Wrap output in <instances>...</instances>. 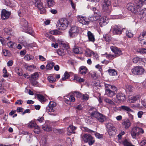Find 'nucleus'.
Returning <instances> with one entry per match:
<instances>
[{
  "mask_svg": "<svg viewBox=\"0 0 146 146\" xmlns=\"http://www.w3.org/2000/svg\"><path fill=\"white\" fill-rule=\"evenodd\" d=\"M144 4H146V0H137L135 4L131 3L129 5L128 9L136 14Z\"/></svg>",
  "mask_w": 146,
  "mask_h": 146,
  "instance_id": "obj_1",
  "label": "nucleus"
},
{
  "mask_svg": "<svg viewBox=\"0 0 146 146\" xmlns=\"http://www.w3.org/2000/svg\"><path fill=\"white\" fill-rule=\"evenodd\" d=\"M99 16L95 15L88 18L84 17L79 16L78 20L79 23L83 25H87L89 24L90 21H96L99 19Z\"/></svg>",
  "mask_w": 146,
  "mask_h": 146,
  "instance_id": "obj_2",
  "label": "nucleus"
},
{
  "mask_svg": "<svg viewBox=\"0 0 146 146\" xmlns=\"http://www.w3.org/2000/svg\"><path fill=\"white\" fill-rule=\"evenodd\" d=\"M89 112L92 117L97 118L100 122H103L104 121L105 119V116L98 112L96 108H90L89 111Z\"/></svg>",
  "mask_w": 146,
  "mask_h": 146,
  "instance_id": "obj_3",
  "label": "nucleus"
},
{
  "mask_svg": "<svg viewBox=\"0 0 146 146\" xmlns=\"http://www.w3.org/2000/svg\"><path fill=\"white\" fill-rule=\"evenodd\" d=\"M105 93L108 96L112 97L116 94L115 91H116V87L110 84H105Z\"/></svg>",
  "mask_w": 146,
  "mask_h": 146,
  "instance_id": "obj_4",
  "label": "nucleus"
},
{
  "mask_svg": "<svg viewBox=\"0 0 146 146\" xmlns=\"http://www.w3.org/2000/svg\"><path fill=\"white\" fill-rule=\"evenodd\" d=\"M69 22L65 18H62L60 19L57 24V26L59 30H65L68 27Z\"/></svg>",
  "mask_w": 146,
  "mask_h": 146,
  "instance_id": "obj_5",
  "label": "nucleus"
},
{
  "mask_svg": "<svg viewBox=\"0 0 146 146\" xmlns=\"http://www.w3.org/2000/svg\"><path fill=\"white\" fill-rule=\"evenodd\" d=\"M110 0H103L102 4V10L104 11L109 14L111 12Z\"/></svg>",
  "mask_w": 146,
  "mask_h": 146,
  "instance_id": "obj_6",
  "label": "nucleus"
},
{
  "mask_svg": "<svg viewBox=\"0 0 146 146\" xmlns=\"http://www.w3.org/2000/svg\"><path fill=\"white\" fill-rule=\"evenodd\" d=\"M82 138L84 141L86 143L88 142L90 145L93 144L95 141L94 137L90 135L84 134Z\"/></svg>",
  "mask_w": 146,
  "mask_h": 146,
  "instance_id": "obj_7",
  "label": "nucleus"
},
{
  "mask_svg": "<svg viewBox=\"0 0 146 146\" xmlns=\"http://www.w3.org/2000/svg\"><path fill=\"white\" fill-rule=\"evenodd\" d=\"M113 100L116 103H120L126 100V96L123 93H119L116 95V98H113Z\"/></svg>",
  "mask_w": 146,
  "mask_h": 146,
  "instance_id": "obj_8",
  "label": "nucleus"
},
{
  "mask_svg": "<svg viewBox=\"0 0 146 146\" xmlns=\"http://www.w3.org/2000/svg\"><path fill=\"white\" fill-rule=\"evenodd\" d=\"M124 28L120 25H115L111 27V30L114 34L120 35Z\"/></svg>",
  "mask_w": 146,
  "mask_h": 146,
  "instance_id": "obj_9",
  "label": "nucleus"
},
{
  "mask_svg": "<svg viewBox=\"0 0 146 146\" xmlns=\"http://www.w3.org/2000/svg\"><path fill=\"white\" fill-rule=\"evenodd\" d=\"M79 31L78 27L76 26H72L69 31V36L71 37H75L78 34Z\"/></svg>",
  "mask_w": 146,
  "mask_h": 146,
  "instance_id": "obj_10",
  "label": "nucleus"
},
{
  "mask_svg": "<svg viewBox=\"0 0 146 146\" xmlns=\"http://www.w3.org/2000/svg\"><path fill=\"white\" fill-rule=\"evenodd\" d=\"M131 71L134 74L141 75L143 74L145 71L144 69L141 66H136L133 68Z\"/></svg>",
  "mask_w": 146,
  "mask_h": 146,
  "instance_id": "obj_11",
  "label": "nucleus"
},
{
  "mask_svg": "<svg viewBox=\"0 0 146 146\" xmlns=\"http://www.w3.org/2000/svg\"><path fill=\"white\" fill-rule=\"evenodd\" d=\"M139 41L141 45L146 44V30H144L139 37Z\"/></svg>",
  "mask_w": 146,
  "mask_h": 146,
  "instance_id": "obj_12",
  "label": "nucleus"
},
{
  "mask_svg": "<svg viewBox=\"0 0 146 146\" xmlns=\"http://www.w3.org/2000/svg\"><path fill=\"white\" fill-rule=\"evenodd\" d=\"M144 130L142 128H132L131 133V135L133 138L135 139L137 135H139V133H143Z\"/></svg>",
  "mask_w": 146,
  "mask_h": 146,
  "instance_id": "obj_13",
  "label": "nucleus"
},
{
  "mask_svg": "<svg viewBox=\"0 0 146 146\" xmlns=\"http://www.w3.org/2000/svg\"><path fill=\"white\" fill-rule=\"evenodd\" d=\"M111 50L114 53L116 57L122 55V51L120 49L116 46H112L110 47Z\"/></svg>",
  "mask_w": 146,
  "mask_h": 146,
  "instance_id": "obj_14",
  "label": "nucleus"
},
{
  "mask_svg": "<svg viewBox=\"0 0 146 146\" xmlns=\"http://www.w3.org/2000/svg\"><path fill=\"white\" fill-rule=\"evenodd\" d=\"M56 105V103L55 102L50 101L48 106L46 107V111L47 112H53L55 110V107Z\"/></svg>",
  "mask_w": 146,
  "mask_h": 146,
  "instance_id": "obj_15",
  "label": "nucleus"
},
{
  "mask_svg": "<svg viewBox=\"0 0 146 146\" xmlns=\"http://www.w3.org/2000/svg\"><path fill=\"white\" fill-rule=\"evenodd\" d=\"M11 14V12L8 11L5 9H3L1 11V19L3 20L7 19L9 17Z\"/></svg>",
  "mask_w": 146,
  "mask_h": 146,
  "instance_id": "obj_16",
  "label": "nucleus"
},
{
  "mask_svg": "<svg viewBox=\"0 0 146 146\" xmlns=\"http://www.w3.org/2000/svg\"><path fill=\"white\" fill-rule=\"evenodd\" d=\"M64 100L66 103L68 104H70L71 102H74L75 101V98L73 95L65 96Z\"/></svg>",
  "mask_w": 146,
  "mask_h": 146,
  "instance_id": "obj_17",
  "label": "nucleus"
},
{
  "mask_svg": "<svg viewBox=\"0 0 146 146\" xmlns=\"http://www.w3.org/2000/svg\"><path fill=\"white\" fill-rule=\"evenodd\" d=\"M99 21V24L101 27H103L106 25L108 23V21L106 20L105 17H101Z\"/></svg>",
  "mask_w": 146,
  "mask_h": 146,
  "instance_id": "obj_18",
  "label": "nucleus"
},
{
  "mask_svg": "<svg viewBox=\"0 0 146 146\" xmlns=\"http://www.w3.org/2000/svg\"><path fill=\"white\" fill-rule=\"evenodd\" d=\"M146 14V9H143L141 7L136 15H139L141 18H143Z\"/></svg>",
  "mask_w": 146,
  "mask_h": 146,
  "instance_id": "obj_19",
  "label": "nucleus"
},
{
  "mask_svg": "<svg viewBox=\"0 0 146 146\" xmlns=\"http://www.w3.org/2000/svg\"><path fill=\"white\" fill-rule=\"evenodd\" d=\"M35 6L37 7L40 10L42 9L44 10L43 9V3L41 2V0H35Z\"/></svg>",
  "mask_w": 146,
  "mask_h": 146,
  "instance_id": "obj_20",
  "label": "nucleus"
},
{
  "mask_svg": "<svg viewBox=\"0 0 146 146\" xmlns=\"http://www.w3.org/2000/svg\"><path fill=\"white\" fill-rule=\"evenodd\" d=\"M141 98V96L140 95L134 96L130 97L129 98V101L132 103H135L136 101L137 100Z\"/></svg>",
  "mask_w": 146,
  "mask_h": 146,
  "instance_id": "obj_21",
  "label": "nucleus"
},
{
  "mask_svg": "<svg viewBox=\"0 0 146 146\" xmlns=\"http://www.w3.org/2000/svg\"><path fill=\"white\" fill-rule=\"evenodd\" d=\"M122 124L125 128H129L131 126V123L128 119H126L123 120Z\"/></svg>",
  "mask_w": 146,
  "mask_h": 146,
  "instance_id": "obj_22",
  "label": "nucleus"
},
{
  "mask_svg": "<svg viewBox=\"0 0 146 146\" xmlns=\"http://www.w3.org/2000/svg\"><path fill=\"white\" fill-rule=\"evenodd\" d=\"M88 69L84 66L80 67L79 68V72L80 74L82 75H84L86 74L88 72Z\"/></svg>",
  "mask_w": 146,
  "mask_h": 146,
  "instance_id": "obj_23",
  "label": "nucleus"
},
{
  "mask_svg": "<svg viewBox=\"0 0 146 146\" xmlns=\"http://www.w3.org/2000/svg\"><path fill=\"white\" fill-rule=\"evenodd\" d=\"M87 35L89 40L94 42L95 40L94 35L90 31L88 32Z\"/></svg>",
  "mask_w": 146,
  "mask_h": 146,
  "instance_id": "obj_24",
  "label": "nucleus"
},
{
  "mask_svg": "<svg viewBox=\"0 0 146 146\" xmlns=\"http://www.w3.org/2000/svg\"><path fill=\"white\" fill-rule=\"evenodd\" d=\"M73 51L74 53L77 54H81L83 52L82 48L77 47H75L73 48Z\"/></svg>",
  "mask_w": 146,
  "mask_h": 146,
  "instance_id": "obj_25",
  "label": "nucleus"
},
{
  "mask_svg": "<svg viewBox=\"0 0 146 146\" xmlns=\"http://www.w3.org/2000/svg\"><path fill=\"white\" fill-rule=\"evenodd\" d=\"M120 108L123 111H127L128 113L129 112H133V110L129 107L125 106H122L120 107Z\"/></svg>",
  "mask_w": 146,
  "mask_h": 146,
  "instance_id": "obj_26",
  "label": "nucleus"
},
{
  "mask_svg": "<svg viewBox=\"0 0 146 146\" xmlns=\"http://www.w3.org/2000/svg\"><path fill=\"white\" fill-rule=\"evenodd\" d=\"M46 1L47 5L49 8L53 7L55 5L54 0H46Z\"/></svg>",
  "mask_w": 146,
  "mask_h": 146,
  "instance_id": "obj_27",
  "label": "nucleus"
},
{
  "mask_svg": "<svg viewBox=\"0 0 146 146\" xmlns=\"http://www.w3.org/2000/svg\"><path fill=\"white\" fill-rule=\"evenodd\" d=\"M36 96L39 100L42 103L45 102L47 100L44 96L41 94H37Z\"/></svg>",
  "mask_w": 146,
  "mask_h": 146,
  "instance_id": "obj_28",
  "label": "nucleus"
},
{
  "mask_svg": "<svg viewBox=\"0 0 146 146\" xmlns=\"http://www.w3.org/2000/svg\"><path fill=\"white\" fill-rule=\"evenodd\" d=\"M24 67L26 69L29 71H32L33 69L36 68V66L33 65H28L25 64L24 65Z\"/></svg>",
  "mask_w": 146,
  "mask_h": 146,
  "instance_id": "obj_29",
  "label": "nucleus"
},
{
  "mask_svg": "<svg viewBox=\"0 0 146 146\" xmlns=\"http://www.w3.org/2000/svg\"><path fill=\"white\" fill-rule=\"evenodd\" d=\"M28 127L30 128H39V127L34 122H31L28 125Z\"/></svg>",
  "mask_w": 146,
  "mask_h": 146,
  "instance_id": "obj_30",
  "label": "nucleus"
},
{
  "mask_svg": "<svg viewBox=\"0 0 146 146\" xmlns=\"http://www.w3.org/2000/svg\"><path fill=\"white\" fill-rule=\"evenodd\" d=\"M107 131L108 132V133L109 135L111 136H112L115 133V129H113V128H108Z\"/></svg>",
  "mask_w": 146,
  "mask_h": 146,
  "instance_id": "obj_31",
  "label": "nucleus"
},
{
  "mask_svg": "<svg viewBox=\"0 0 146 146\" xmlns=\"http://www.w3.org/2000/svg\"><path fill=\"white\" fill-rule=\"evenodd\" d=\"M54 65V63L53 62H51L48 63L46 65V68L47 70H51Z\"/></svg>",
  "mask_w": 146,
  "mask_h": 146,
  "instance_id": "obj_32",
  "label": "nucleus"
},
{
  "mask_svg": "<svg viewBox=\"0 0 146 146\" xmlns=\"http://www.w3.org/2000/svg\"><path fill=\"white\" fill-rule=\"evenodd\" d=\"M47 79L49 82L51 83H54L56 81L55 78L52 76H48Z\"/></svg>",
  "mask_w": 146,
  "mask_h": 146,
  "instance_id": "obj_33",
  "label": "nucleus"
},
{
  "mask_svg": "<svg viewBox=\"0 0 146 146\" xmlns=\"http://www.w3.org/2000/svg\"><path fill=\"white\" fill-rule=\"evenodd\" d=\"M39 75V74L38 72H35L31 75V77L33 79L36 80L38 79Z\"/></svg>",
  "mask_w": 146,
  "mask_h": 146,
  "instance_id": "obj_34",
  "label": "nucleus"
},
{
  "mask_svg": "<svg viewBox=\"0 0 146 146\" xmlns=\"http://www.w3.org/2000/svg\"><path fill=\"white\" fill-rule=\"evenodd\" d=\"M103 37L105 40L107 42L110 41L111 39V36L108 34L104 35Z\"/></svg>",
  "mask_w": 146,
  "mask_h": 146,
  "instance_id": "obj_35",
  "label": "nucleus"
},
{
  "mask_svg": "<svg viewBox=\"0 0 146 146\" xmlns=\"http://www.w3.org/2000/svg\"><path fill=\"white\" fill-rule=\"evenodd\" d=\"M50 33L51 34L56 35H60L61 34V32L56 30L51 31H50Z\"/></svg>",
  "mask_w": 146,
  "mask_h": 146,
  "instance_id": "obj_36",
  "label": "nucleus"
},
{
  "mask_svg": "<svg viewBox=\"0 0 146 146\" xmlns=\"http://www.w3.org/2000/svg\"><path fill=\"white\" fill-rule=\"evenodd\" d=\"M106 58L109 60H112L114 58H116L114 54H108L107 53H106Z\"/></svg>",
  "mask_w": 146,
  "mask_h": 146,
  "instance_id": "obj_37",
  "label": "nucleus"
},
{
  "mask_svg": "<svg viewBox=\"0 0 146 146\" xmlns=\"http://www.w3.org/2000/svg\"><path fill=\"white\" fill-rule=\"evenodd\" d=\"M21 24L22 26L25 28V29L27 30L28 23L26 20H24L23 21L21 22Z\"/></svg>",
  "mask_w": 146,
  "mask_h": 146,
  "instance_id": "obj_38",
  "label": "nucleus"
},
{
  "mask_svg": "<svg viewBox=\"0 0 146 146\" xmlns=\"http://www.w3.org/2000/svg\"><path fill=\"white\" fill-rule=\"evenodd\" d=\"M5 32L8 35H11V29L10 28H5L4 29Z\"/></svg>",
  "mask_w": 146,
  "mask_h": 146,
  "instance_id": "obj_39",
  "label": "nucleus"
},
{
  "mask_svg": "<svg viewBox=\"0 0 146 146\" xmlns=\"http://www.w3.org/2000/svg\"><path fill=\"white\" fill-rule=\"evenodd\" d=\"M109 74L110 76H115L116 74V72L114 69H109L108 70Z\"/></svg>",
  "mask_w": 146,
  "mask_h": 146,
  "instance_id": "obj_40",
  "label": "nucleus"
},
{
  "mask_svg": "<svg viewBox=\"0 0 146 146\" xmlns=\"http://www.w3.org/2000/svg\"><path fill=\"white\" fill-rule=\"evenodd\" d=\"M92 9L94 11L95 15L99 16V17L100 16L99 11L96 7H93Z\"/></svg>",
  "mask_w": 146,
  "mask_h": 146,
  "instance_id": "obj_41",
  "label": "nucleus"
},
{
  "mask_svg": "<svg viewBox=\"0 0 146 146\" xmlns=\"http://www.w3.org/2000/svg\"><path fill=\"white\" fill-rule=\"evenodd\" d=\"M53 130L55 133L57 134H60L63 132V130L61 129L53 128Z\"/></svg>",
  "mask_w": 146,
  "mask_h": 146,
  "instance_id": "obj_42",
  "label": "nucleus"
},
{
  "mask_svg": "<svg viewBox=\"0 0 146 146\" xmlns=\"http://www.w3.org/2000/svg\"><path fill=\"white\" fill-rule=\"evenodd\" d=\"M104 101L106 103L111 105L115 104L114 102L110 99L106 98L104 99Z\"/></svg>",
  "mask_w": 146,
  "mask_h": 146,
  "instance_id": "obj_43",
  "label": "nucleus"
},
{
  "mask_svg": "<svg viewBox=\"0 0 146 146\" xmlns=\"http://www.w3.org/2000/svg\"><path fill=\"white\" fill-rule=\"evenodd\" d=\"M136 126L135 128H140L141 127H145V125L142 123H141L139 122L136 123L135 124Z\"/></svg>",
  "mask_w": 146,
  "mask_h": 146,
  "instance_id": "obj_44",
  "label": "nucleus"
},
{
  "mask_svg": "<svg viewBox=\"0 0 146 146\" xmlns=\"http://www.w3.org/2000/svg\"><path fill=\"white\" fill-rule=\"evenodd\" d=\"M93 51L89 50H86L85 52V54L87 56L90 57L92 55Z\"/></svg>",
  "mask_w": 146,
  "mask_h": 146,
  "instance_id": "obj_45",
  "label": "nucleus"
},
{
  "mask_svg": "<svg viewBox=\"0 0 146 146\" xmlns=\"http://www.w3.org/2000/svg\"><path fill=\"white\" fill-rule=\"evenodd\" d=\"M126 35L129 38H130L133 36V34L131 31H127L126 32Z\"/></svg>",
  "mask_w": 146,
  "mask_h": 146,
  "instance_id": "obj_46",
  "label": "nucleus"
},
{
  "mask_svg": "<svg viewBox=\"0 0 146 146\" xmlns=\"http://www.w3.org/2000/svg\"><path fill=\"white\" fill-rule=\"evenodd\" d=\"M123 144L125 146H133L126 139H125L123 142Z\"/></svg>",
  "mask_w": 146,
  "mask_h": 146,
  "instance_id": "obj_47",
  "label": "nucleus"
},
{
  "mask_svg": "<svg viewBox=\"0 0 146 146\" xmlns=\"http://www.w3.org/2000/svg\"><path fill=\"white\" fill-rule=\"evenodd\" d=\"M56 52L60 56H62L64 54V50L62 49H58L57 50Z\"/></svg>",
  "mask_w": 146,
  "mask_h": 146,
  "instance_id": "obj_48",
  "label": "nucleus"
},
{
  "mask_svg": "<svg viewBox=\"0 0 146 146\" xmlns=\"http://www.w3.org/2000/svg\"><path fill=\"white\" fill-rule=\"evenodd\" d=\"M66 142L68 146H72V142L70 138H67Z\"/></svg>",
  "mask_w": 146,
  "mask_h": 146,
  "instance_id": "obj_49",
  "label": "nucleus"
},
{
  "mask_svg": "<svg viewBox=\"0 0 146 146\" xmlns=\"http://www.w3.org/2000/svg\"><path fill=\"white\" fill-rule=\"evenodd\" d=\"M127 90L129 92H131L133 90L134 88L131 86L128 85L126 87Z\"/></svg>",
  "mask_w": 146,
  "mask_h": 146,
  "instance_id": "obj_50",
  "label": "nucleus"
},
{
  "mask_svg": "<svg viewBox=\"0 0 146 146\" xmlns=\"http://www.w3.org/2000/svg\"><path fill=\"white\" fill-rule=\"evenodd\" d=\"M15 43L11 42L10 41L7 43V45L10 48H13V47Z\"/></svg>",
  "mask_w": 146,
  "mask_h": 146,
  "instance_id": "obj_51",
  "label": "nucleus"
},
{
  "mask_svg": "<svg viewBox=\"0 0 146 146\" xmlns=\"http://www.w3.org/2000/svg\"><path fill=\"white\" fill-rule=\"evenodd\" d=\"M95 136L96 137L99 139H101L103 138V135L100 134L99 133L96 132L95 134Z\"/></svg>",
  "mask_w": 146,
  "mask_h": 146,
  "instance_id": "obj_52",
  "label": "nucleus"
},
{
  "mask_svg": "<svg viewBox=\"0 0 146 146\" xmlns=\"http://www.w3.org/2000/svg\"><path fill=\"white\" fill-rule=\"evenodd\" d=\"M89 98V96L88 95H83L82 98L84 101L88 100Z\"/></svg>",
  "mask_w": 146,
  "mask_h": 146,
  "instance_id": "obj_53",
  "label": "nucleus"
},
{
  "mask_svg": "<svg viewBox=\"0 0 146 146\" xmlns=\"http://www.w3.org/2000/svg\"><path fill=\"white\" fill-rule=\"evenodd\" d=\"M83 107V105L79 104L76 108L78 110H82Z\"/></svg>",
  "mask_w": 146,
  "mask_h": 146,
  "instance_id": "obj_54",
  "label": "nucleus"
},
{
  "mask_svg": "<svg viewBox=\"0 0 146 146\" xmlns=\"http://www.w3.org/2000/svg\"><path fill=\"white\" fill-rule=\"evenodd\" d=\"M76 128H68V131L70 133L69 135H70V133H74V131Z\"/></svg>",
  "mask_w": 146,
  "mask_h": 146,
  "instance_id": "obj_55",
  "label": "nucleus"
},
{
  "mask_svg": "<svg viewBox=\"0 0 146 146\" xmlns=\"http://www.w3.org/2000/svg\"><path fill=\"white\" fill-rule=\"evenodd\" d=\"M5 4L8 6L10 7L13 6L12 3L10 2L9 0H5Z\"/></svg>",
  "mask_w": 146,
  "mask_h": 146,
  "instance_id": "obj_56",
  "label": "nucleus"
},
{
  "mask_svg": "<svg viewBox=\"0 0 146 146\" xmlns=\"http://www.w3.org/2000/svg\"><path fill=\"white\" fill-rule=\"evenodd\" d=\"M24 59L27 61H29L31 60V58L30 55L26 54L25 56Z\"/></svg>",
  "mask_w": 146,
  "mask_h": 146,
  "instance_id": "obj_57",
  "label": "nucleus"
},
{
  "mask_svg": "<svg viewBox=\"0 0 146 146\" xmlns=\"http://www.w3.org/2000/svg\"><path fill=\"white\" fill-rule=\"evenodd\" d=\"M6 90L3 88L2 86H0V93L1 94H3L6 92Z\"/></svg>",
  "mask_w": 146,
  "mask_h": 146,
  "instance_id": "obj_58",
  "label": "nucleus"
},
{
  "mask_svg": "<svg viewBox=\"0 0 146 146\" xmlns=\"http://www.w3.org/2000/svg\"><path fill=\"white\" fill-rule=\"evenodd\" d=\"M143 114V112L142 111H139L138 112L137 115L138 117L139 118H141L142 117V115Z\"/></svg>",
  "mask_w": 146,
  "mask_h": 146,
  "instance_id": "obj_59",
  "label": "nucleus"
},
{
  "mask_svg": "<svg viewBox=\"0 0 146 146\" xmlns=\"http://www.w3.org/2000/svg\"><path fill=\"white\" fill-rule=\"evenodd\" d=\"M40 128H34V133L37 134H39L40 132Z\"/></svg>",
  "mask_w": 146,
  "mask_h": 146,
  "instance_id": "obj_60",
  "label": "nucleus"
},
{
  "mask_svg": "<svg viewBox=\"0 0 146 146\" xmlns=\"http://www.w3.org/2000/svg\"><path fill=\"white\" fill-rule=\"evenodd\" d=\"M23 102L22 100H18L17 101L15 102V105L16 104H19V105H21Z\"/></svg>",
  "mask_w": 146,
  "mask_h": 146,
  "instance_id": "obj_61",
  "label": "nucleus"
},
{
  "mask_svg": "<svg viewBox=\"0 0 146 146\" xmlns=\"http://www.w3.org/2000/svg\"><path fill=\"white\" fill-rule=\"evenodd\" d=\"M139 61V58L138 57H135L133 59V63H136Z\"/></svg>",
  "mask_w": 146,
  "mask_h": 146,
  "instance_id": "obj_62",
  "label": "nucleus"
},
{
  "mask_svg": "<svg viewBox=\"0 0 146 146\" xmlns=\"http://www.w3.org/2000/svg\"><path fill=\"white\" fill-rule=\"evenodd\" d=\"M87 119V122L91 124L92 123L91 122V121H92V117H88Z\"/></svg>",
  "mask_w": 146,
  "mask_h": 146,
  "instance_id": "obj_63",
  "label": "nucleus"
},
{
  "mask_svg": "<svg viewBox=\"0 0 146 146\" xmlns=\"http://www.w3.org/2000/svg\"><path fill=\"white\" fill-rule=\"evenodd\" d=\"M23 109L22 108L18 107L16 111L18 112H23Z\"/></svg>",
  "mask_w": 146,
  "mask_h": 146,
  "instance_id": "obj_64",
  "label": "nucleus"
}]
</instances>
